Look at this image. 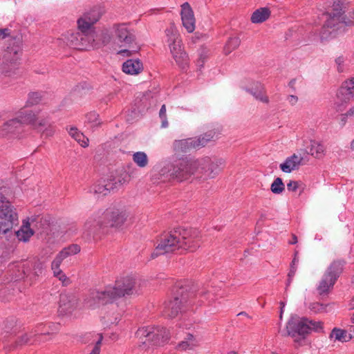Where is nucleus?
Masks as SVG:
<instances>
[{
  "label": "nucleus",
  "mask_w": 354,
  "mask_h": 354,
  "mask_svg": "<svg viewBox=\"0 0 354 354\" xmlns=\"http://www.w3.org/2000/svg\"><path fill=\"white\" fill-rule=\"evenodd\" d=\"M44 267V263L39 259L17 264V272L15 274L14 279L15 281L20 280L30 274L35 277H38L41 274Z\"/></svg>",
  "instance_id": "f8f14e48"
},
{
  "label": "nucleus",
  "mask_w": 354,
  "mask_h": 354,
  "mask_svg": "<svg viewBox=\"0 0 354 354\" xmlns=\"http://www.w3.org/2000/svg\"><path fill=\"white\" fill-rule=\"evenodd\" d=\"M6 49L0 52V73L7 74L15 66L21 55L20 39L9 40Z\"/></svg>",
  "instance_id": "1a4fd4ad"
},
{
  "label": "nucleus",
  "mask_w": 354,
  "mask_h": 354,
  "mask_svg": "<svg viewBox=\"0 0 354 354\" xmlns=\"http://www.w3.org/2000/svg\"><path fill=\"white\" fill-rule=\"evenodd\" d=\"M308 149V153L316 158H321L324 156V153L325 151L324 146L322 144L315 140L310 141Z\"/></svg>",
  "instance_id": "473e14b6"
},
{
  "label": "nucleus",
  "mask_w": 354,
  "mask_h": 354,
  "mask_svg": "<svg viewBox=\"0 0 354 354\" xmlns=\"http://www.w3.org/2000/svg\"><path fill=\"white\" fill-rule=\"evenodd\" d=\"M271 12L268 8L263 7L257 9L250 18L253 24H261L269 19Z\"/></svg>",
  "instance_id": "cd10ccee"
},
{
  "label": "nucleus",
  "mask_w": 354,
  "mask_h": 354,
  "mask_svg": "<svg viewBox=\"0 0 354 354\" xmlns=\"http://www.w3.org/2000/svg\"><path fill=\"white\" fill-rule=\"evenodd\" d=\"M114 187L111 184V182L109 180L105 184H97L94 185L91 188V192H93L94 194L97 195V196H106L111 191L114 190Z\"/></svg>",
  "instance_id": "7c9ffc66"
},
{
  "label": "nucleus",
  "mask_w": 354,
  "mask_h": 354,
  "mask_svg": "<svg viewBox=\"0 0 354 354\" xmlns=\"http://www.w3.org/2000/svg\"><path fill=\"white\" fill-rule=\"evenodd\" d=\"M17 224L18 215L11 204L0 209V234H12L13 226Z\"/></svg>",
  "instance_id": "ddd939ff"
},
{
  "label": "nucleus",
  "mask_w": 354,
  "mask_h": 354,
  "mask_svg": "<svg viewBox=\"0 0 354 354\" xmlns=\"http://www.w3.org/2000/svg\"><path fill=\"white\" fill-rule=\"evenodd\" d=\"M22 130V124L17 118L12 119L3 124L0 127V136H5L8 134H18Z\"/></svg>",
  "instance_id": "412c9836"
},
{
  "label": "nucleus",
  "mask_w": 354,
  "mask_h": 354,
  "mask_svg": "<svg viewBox=\"0 0 354 354\" xmlns=\"http://www.w3.org/2000/svg\"><path fill=\"white\" fill-rule=\"evenodd\" d=\"M69 135L73 138L80 145L83 147H86L88 145V139L76 127H72L68 129Z\"/></svg>",
  "instance_id": "72a5a7b5"
},
{
  "label": "nucleus",
  "mask_w": 354,
  "mask_h": 354,
  "mask_svg": "<svg viewBox=\"0 0 354 354\" xmlns=\"http://www.w3.org/2000/svg\"><path fill=\"white\" fill-rule=\"evenodd\" d=\"M351 148L353 151H354V140L351 143Z\"/></svg>",
  "instance_id": "774afa93"
},
{
  "label": "nucleus",
  "mask_w": 354,
  "mask_h": 354,
  "mask_svg": "<svg viewBox=\"0 0 354 354\" xmlns=\"http://www.w3.org/2000/svg\"><path fill=\"white\" fill-rule=\"evenodd\" d=\"M97 224L95 220L93 218H89L84 223L83 230L84 234L87 239H89L91 235L95 232Z\"/></svg>",
  "instance_id": "58836bf2"
},
{
  "label": "nucleus",
  "mask_w": 354,
  "mask_h": 354,
  "mask_svg": "<svg viewBox=\"0 0 354 354\" xmlns=\"http://www.w3.org/2000/svg\"><path fill=\"white\" fill-rule=\"evenodd\" d=\"M348 115L354 117V106L348 111Z\"/></svg>",
  "instance_id": "e2e57ef3"
},
{
  "label": "nucleus",
  "mask_w": 354,
  "mask_h": 354,
  "mask_svg": "<svg viewBox=\"0 0 354 354\" xmlns=\"http://www.w3.org/2000/svg\"><path fill=\"white\" fill-rule=\"evenodd\" d=\"M201 236L196 229L176 228L162 234L154 251L151 253V259L166 253L176 251L194 252L199 248Z\"/></svg>",
  "instance_id": "f03ea898"
},
{
  "label": "nucleus",
  "mask_w": 354,
  "mask_h": 354,
  "mask_svg": "<svg viewBox=\"0 0 354 354\" xmlns=\"http://www.w3.org/2000/svg\"><path fill=\"white\" fill-rule=\"evenodd\" d=\"M42 334H35L33 333H24L21 335H18L14 339V337L10 338V340L15 342V346H23L25 344H32L37 342H41V337Z\"/></svg>",
  "instance_id": "5701e85b"
},
{
  "label": "nucleus",
  "mask_w": 354,
  "mask_h": 354,
  "mask_svg": "<svg viewBox=\"0 0 354 354\" xmlns=\"http://www.w3.org/2000/svg\"><path fill=\"white\" fill-rule=\"evenodd\" d=\"M298 262H299V259L297 257V253H296L294 259L292 261V263L290 265V270L288 274L287 286H288L290 285L293 277L295 274V272L297 271V264L298 263Z\"/></svg>",
  "instance_id": "37998d69"
},
{
  "label": "nucleus",
  "mask_w": 354,
  "mask_h": 354,
  "mask_svg": "<svg viewBox=\"0 0 354 354\" xmlns=\"http://www.w3.org/2000/svg\"><path fill=\"white\" fill-rule=\"evenodd\" d=\"M138 292L136 280L127 277L117 280L114 286H106L101 291L92 290L86 301L88 306L95 308L97 304L111 303L118 298L137 294Z\"/></svg>",
  "instance_id": "7ed1b4c3"
},
{
  "label": "nucleus",
  "mask_w": 354,
  "mask_h": 354,
  "mask_svg": "<svg viewBox=\"0 0 354 354\" xmlns=\"http://www.w3.org/2000/svg\"><path fill=\"white\" fill-rule=\"evenodd\" d=\"M196 346V341H182L178 344V348L181 350H191L193 349Z\"/></svg>",
  "instance_id": "de8ad7c7"
},
{
  "label": "nucleus",
  "mask_w": 354,
  "mask_h": 354,
  "mask_svg": "<svg viewBox=\"0 0 354 354\" xmlns=\"http://www.w3.org/2000/svg\"><path fill=\"white\" fill-rule=\"evenodd\" d=\"M19 117L22 121L31 125L37 131H41L47 124V118H38L37 115L32 111H21Z\"/></svg>",
  "instance_id": "f3484780"
},
{
  "label": "nucleus",
  "mask_w": 354,
  "mask_h": 354,
  "mask_svg": "<svg viewBox=\"0 0 354 354\" xmlns=\"http://www.w3.org/2000/svg\"><path fill=\"white\" fill-rule=\"evenodd\" d=\"M128 214L125 210L119 209H107L104 213L106 226L111 227H120L126 221Z\"/></svg>",
  "instance_id": "dca6fc26"
},
{
  "label": "nucleus",
  "mask_w": 354,
  "mask_h": 354,
  "mask_svg": "<svg viewBox=\"0 0 354 354\" xmlns=\"http://www.w3.org/2000/svg\"><path fill=\"white\" fill-rule=\"evenodd\" d=\"M208 57V50L206 48H202L199 53V57L197 62L199 66H203Z\"/></svg>",
  "instance_id": "09e8293b"
},
{
  "label": "nucleus",
  "mask_w": 354,
  "mask_h": 354,
  "mask_svg": "<svg viewBox=\"0 0 354 354\" xmlns=\"http://www.w3.org/2000/svg\"><path fill=\"white\" fill-rule=\"evenodd\" d=\"M297 243V237L295 234H293L292 235V239L290 242V243L293 245V244H295Z\"/></svg>",
  "instance_id": "0e129e2a"
},
{
  "label": "nucleus",
  "mask_w": 354,
  "mask_h": 354,
  "mask_svg": "<svg viewBox=\"0 0 354 354\" xmlns=\"http://www.w3.org/2000/svg\"><path fill=\"white\" fill-rule=\"evenodd\" d=\"M216 132L209 131L198 136L174 140L172 150L176 154L187 153L205 147L209 142L214 140Z\"/></svg>",
  "instance_id": "0eeeda50"
},
{
  "label": "nucleus",
  "mask_w": 354,
  "mask_h": 354,
  "mask_svg": "<svg viewBox=\"0 0 354 354\" xmlns=\"http://www.w3.org/2000/svg\"><path fill=\"white\" fill-rule=\"evenodd\" d=\"M80 252V246L77 244H71L64 248L55 257L51 263V267H60L64 259L70 256L75 255Z\"/></svg>",
  "instance_id": "aec40b11"
},
{
  "label": "nucleus",
  "mask_w": 354,
  "mask_h": 354,
  "mask_svg": "<svg viewBox=\"0 0 354 354\" xmlns=\"http://www.w3.org/2000/svg\"><path fill=\"white\" fill-rule=\"evenodd\" d=\"M98 19L99 16L95 12L86 13L78 19V28L80 30L93 31L91 27Z\"/></svg>",
  "instance_id": "b1692460"
},
{
  "label": "nucleus",
  "mask_w": 354,
  "mask_h": 354,
  "mask_svg": "<svg viewBox=\"0 0 354 354\" xmlns=\"http://www.w3.org/2000/svg\"><path fill=\"white\" fill-rule=\"evenodd\" d=\"M85 122L89 124L92 129L99 128L102 124L99 114L95 111H91L86 114Z\"/></svg>",
  "instance_id": "f704fd0d"
},
{
  "label": "nucleus",
  "mask_w": 354,
  "mask_h": 354,
  "mask_svg": "<svg viewBox=\"0 0 354 354\" xmlns=\"http://www.w3.org/2000/svg\"><path fill=\"white\" fill-rule=\"evenodd\" d=\"M136 336L139 349L149 353L156 347L163 346L169 339V333L163 327L148 326L139 328Z\"/></svg>",
  "instance_id": "39448f33"
},
{
  "label": "nucleus",
  "mask_w": 354,
  "mask_h": 354,
  "mask_svg": "<svg viewBox=\"0 0 354 354\" xmlns=\"http://www.w3.org/2000/svg\"><path fill=\"white\" fill-rule=\"evenodd\" d=\"M353 82L345 81L338 89L334 108L337 111L344 110L347 104L354 98V88Z\"/></svg>",
  "instance_id": "4468645a"
},
{
  "label": "nucleus",
  "mask_w": 354,
  "mask_h": 354,
  "mask_svg": "<svg viewBox=\"0 0 354 354\" xmlns=\"http://www.w3.org/2000/svg\"><path fill=\"white\" fill-rule=\"evenodd\" d=\"M345 8V0H336L333 3L331 12H339V15H343Z\"/></svg>",
  "instance_id": "c03bdc74"
},
{
  "label": "nucleus",
  "mask_w": 354,
  "mask_h": 354,
  "mask_svg": "<svg viewBox=\"0 0 354 354\" xmlns=\"http://www.w3.org/2000/svg\"><path fill=\"white\" fill-rule=\"evenodd\" d=\"M131 179V176L124 169H120L117 171V176L113 179L109 180L113 185L114 189H117L123 184L127 183Z\"/></svg>",
  "instance_id": "c85d7f7f"
},
{
  "label": "nucleus",
  "mask_w": 354,
  "mask_h": 354,
  "mask_svg": "<svg viewBox=\"0 0 354 354\" xmlns=\"http://www.w3.org/2000/svg\"><path fill=\"white\" fill-rule=\"evenodd\" d=\"M186 340L188 341V342H189V341H195L194 336L192 335H191V334H189L187 335V337L186 338Z\"/></svg>",
  "instance_id": "69168bd1"
},
{
  "label": "nucleus",
  "mask_w": 354,
  "mask_h": 354,
  "mask_svg": "<svg viewBox=\"0 0 354 354\" xmlns=\"http://www.w3.org/2000/svg\"><path fill=\"white\" fill-rule=\"evenodd\" d=\"M222 159L213 160L209 157L195 158L183 157L168 169V176L178 182H183L194 178L198 181L205 182L214 178L221 171L223 165Z\"/></svg>",
  "instance_id": "f257e3e1"
},
{
  "label": "nucleus",
  "mask_w": 354,
  "mask_h": 354,
  "mask_svg": "<svg viewBox=\"0 0 354 354\" xmlns=\"http://www.w3.org/2000/svg\"><path fill=\"white\" fill-rule=\"evenodd\" d=\"M103 339V336L102 334H100L99 335V339L97 341V342L95 343V346L94 347H97L98 348L100 349V346H101V344H102V341Z\"/></svg>",
  "instance_id": "052dcab7"
},
{
  "label": "nucleus",
  "mask_w": 354,
  "mask_h": 354,
  "mask_svg": "<svg viewBox=\"0 0 354 354\" xmlns=\"http://www.w3.org/2000/svg\"><path fill=\"white\" fill-rule=\"evenodd\" d=\"M44 96L41 93L39 92H31L28 94V99L26 101V106H32L42 102Z\"/></svg>",
  "instance_id": "ea45409f"
},
{
  "label": "nucleus",
  "mask_w": 354,
  "mask_h": 354,
  "mask_svg": "<svg viewBox=\"0 0 354 354\" xmlns=\"http://www.w3.org/2000/svg\"><path fill=\"white\" fill-rule=\"evenodd\" d=\"M51 270L53 271V276L56 278L64 273L63 271L60 269V267H51Z\"/></svg>",
  "instance_id": "4d7b16f0"
},
{
  "label": "nucleus",
  "mask_w": 354,
  "mask_h": 354,
  "mask_svg": "<svg viewBox=\"0 0 354 354\" xmlns=\"http://www.w3.org/2000/svg\"><path fill=\"white\" fill-rule=\"evenodd\" d=\"M334 31L335 30L330 29V28L327 27L326 25H324L319 33L321 41H326L333 37Z\"/></svg>",
  "instance_id": "a18cd8bd"
},
{
  "label": "nucleus",
  "mask_w": 354,
  "mask_h": 354,
  "mask_svg": "<svg viewBox=\"0 0 354 354\" xmlns=\"http://www.w3.org/2000/svg\"><path fill=\"white\" fill-rule=\"evenodd\" d=\"M335 63L337 65V71L339 72H342L344 70V58L342 56L338 57L335 59Z\"/></svg>",
  "instance_id": "864d4df0"
},
{
  "label": "nucleus",
  "mask_w": 354,
  "mask_h": 354,
  "mask_svg": "<svg viewBox=\"0 0 354 354\" xmlns=\"http://www.w3.org/2000/svg\"><path fill=\"white\" fill-rule=\"evenodd\" d=\"M95 31L80 30L71 34L68 38V45L80 50L95 49Z\"/></svg>",
  "instance_id": "9b49d317"
},
{
  "label": "nucleus",
  "mask_w": 354,
  "mask_h": 354,
  "mask_svg": "<svg viewBox=\"0 0 354 354\" xmlns=\"http://www.w3.org/2000/svg\"><path fill=\"white\" fill-rule=\"evenodd\" d=\"M57 279L62 282L64 286H67L71 283L70 279L64 273L59 276Z\"/></svg>",
  "instance_id": "5fc2aeb1"
},
{
  "label": "nucleus",
  "mask_w": 354,
  "mask_h": 354,
  "mask_svg": "<svg viewBox=\"0 0 354 354\" xmlns=\"http://www.w3.org/2000/svg\"><path fill=\"white\" fill-rule=\"evenodd\" d=\"M288 335L293 337L297 335L303 339L312 331L318 332L322 329V323L314 322L307 318L297 316L292 317L286 326Z\"/></svg>",
  "instance_id": "6e6552de"
},
{
  "label": "nucleus",
  "mask_w": 354,
  "mask_h": 354,
  "mask_svg": "<svg viewBox=\"0 0 354 354\" xmlns=\"http://www.w3.org/2000/svg\"><path fill=\"white\" fill-rule=\"evenodd\" d=\"M165 35L167 37V42L172 56L183 51L180 35L176 26L173 23H171L169 27L165 30Z\"/></svg>",
  "instance_id": "2eb2a0df"
},
{
  "label": "nucleus",
  "mask_w": 354,
  "mask_h": 354,
  "mask_svg": "<svg viewBox=\"0 0 354 354\" xmlns=\"http://www.w3.org/2000/svg\"><path fill=\"white\" fill-rule=\"evenodd\" d=\"M10 204L6 197L2 193H0V209L5 208Z\"/></svg>",
  "instance_id": "603ef678"
},
{
  "label": "nucleus",
  "mask_w": 354,
  "mask_h": 354,
  "mask_svg": "<svg viewBox=\"0 0 354 354\" xmlns=\"http://www.w3.org/2000/svg\"><path fill=\"white\" fill-rule=\"evenodd\" d=\"M181 20L184 28L188 32H193L195 30V17L190 5L185 2L181 5Z\"/></svg>",
  "instance_id": "a211bd4d"
},
{
  "label": "nucleus",
  "mask_w": 354,
  "mask_h": 354,
  "mask_svg": "<svg viewBox=\"0 0 354 354\" xmlns=\"http://www.w3.org/2000/svg\"><path fill=\"white\" fill-rule=\"evenodd\" d=\"M339 12H330L327 15V19L324 24L327 27H329L330 29H333V30H337L342 28H344V26L347 24L345 21V17L344 15H341L338 14Z\"/></svg>",
  "instance_id": "4be33fe9"
},
{
  "label": "nucleus",
  "mask_w": 354,
  "mask_h": 354,
  "mask_svg": "<svg viewBox=\"0 0 354 354\" xmlns=\"http://www.w3.org/2000/svg\"><path fill=\"white\" fill-rule=\"evenodd\" d=\"M40 131L41 132L42 136L48 138L54 135L55 129L54 126L47 119V124L43 127Z\"/></svg>",
  "instance_id": "49530a36"
},
{
  "label": "nucleus",
  "mask_w": 354,
  "mask_h": 354,
  "mask_svg": "<svg viewBox=\"0 0 354 354\" xmlns=\"http://www.w3.org/2000/svg\"><path fill=\"white\" fill-rule=\"evenodd\" d=\"M159 116L162 120V127L165 128L168 126V122L166 118V106L163 104L160 110Z\"/></svg>",
  "instance_id": "8fccbe9b"
},
{
  "label": "nucleus",
  "mask_w": 354,
  "mask_h": 354,
  "mask_svg": "<svg viewBox=\"0 0 354 354\" xmlns=\"http://www.w3.org/2000/svg\"><path fill=\"white\" fill-rule=\"evenodd\" d=\"M77 299L72 293L64 292L59 296V310L63 314H69L76 308Z\"/></svg>",
  "instance_id": "6ab92c4d"
},
{
  "label": "nucleus",
  "mask_w": 354,
  "mask_h": 354,
  "mask_svg": "<svg viewBox=\"0 0 354 354\" xmlns=\"http://www.w3.org/2000/svg\"><path fill=\"white\" fill-rule=\"evenodd\" d=\"M287 101L289 102L290 104L294 106L297 103L298 97L296 95H290L287 97Z\"/></svg>",
  "instance_id": "6e6d98bb"
},
{
  "label": "nucleus",
  "mask_w": 354,
  "mask_h": 354,
  "mask_svg": "<svg viewBox=\"0 0 354 354\" xmlns=\"http://www.w3.org/2000/svg\"><path fill=\"white\" fill-rule=\"evenodd\" d=\"M112 33L120 47H124L118 51L121 55H131L132 52H136L138 48L135 30L130 28L129 24H115L112 26Z\"/></svg>",
  "instance_id": "423d86ee"
},
{
  "label": "nucleus",
  "mask_w": 354,
  "mask_h": 354,
  "mask_svg": "<svg viewBox=\"0 0 354 354\" xmlns=\"http://www.w3.org/2000/svg\"><path fill=\"white\" fill-rule=\"evenodd\" d=\"M10 31L8 28H0V39H4L9 36Z\"/></svg>",
  "instance_id": "13d9d810"
},
{
  "label": "nucleus",
  "mask_w": 354,
  "mask_h": 354,
  "mask_svg": "<svg viewBox=\"0 0 354 354\" xmlns=\"http://www.w3.org/2000/svg\"><path fill=\"white\" fill-rule=\"evenodd\" d=\"M348 116H349V115H348V111L346 113L341 115L339 119V125L341 127H344L346 124Z\"/></svg>",
  "instance_id": "bf43d9fd"
},
{
  "label": "nucleus",
  "mask_w": 354,
  "mask_h": 354,
  "mask_svg": "<svg viewBox=\"0 0 354 354\" xmlns=\"http://www.w3.org/2000/svg\"><path fill=\"white\" fill-rule=\"evenodd\" d=\"M303 157L297 154H293L288 157L286 161L280 165L281 169L286 173H290L295 169H297L302 164Z\"/></svg>",
  "instance_id": "a878e982"
},
{
  "label": "nucleus",
  "mask_w": 354,
  "mask_h": 354,
  "mask_svg": "<svg viewBox=\"0 0 354 354\" xmlns=\"http://www.w3.org/2000/svg\"><path fill=\"white\" fill-rule=\"evenodd\" d=\"M330 338H334L335 340H337L341 342H346L351 339V336L348 334L346 330L335 328L333 329L330 335Z\"/></svg>",
  "instance_id": "4c0bfd02"
},
{
  "label": "nucleus",
  "mask_w": 354,
  "mask_h": 354,
  "mask_svg": "<svg viewBox=\"0 0 354 354\" xmlns=\"http://www.w3.org/2000/svg\"><path fill=\"white\" fill-rule=\"evenodd\" d=\"M299 182L295 180H290L287 184V189L291 192H295L299 187Z\"/></svg>",
  "instance_id": "3c124183"
},
{
  "label": "nucleus",
  "mask_w": 354,
  "mask_h": 354,
  "mask_svg": "<svg viewBox=\"0 0 354 354\" xmlns=\"http://www.w3.org/2000/svg\"><path fill=\"white\" fill-rule=\"evenodd\" d=\"M240 43H241V41L239 37H235L230 38L227 41L226 45L224 48L225 53L226 55L230 54L232 51L234 50L239 46Z\"/></svg>",
  "instance_id": "a19ab883"
},
{
  "label": "nucleus",
  "mask_w": 354,
  "mask_h": 354,
  "mask_svg": "<svg viewBox=\"0 0 354 354\" xmlns=\"http://www.w3.org/2000/svg\"><path fill=\"white\" fill-rule=\"evenodd\" d=\"M207 291L198 290L196 293L188 290L187 286H177L172 299L165 304L163 314L169 318H174L187 306L194 304L201 305L206 299Z\"/></svg>",
  "instance_id": "20e7f679"
},
{
  "label": "nucleus",
  "mask_w": 354,
  "mask_h": 354,
  "mask_svg": "<svg viewBox=\"0 0 354 354\" xmlns=\"http://www.w3.org/2000/svg\"><path fill=\"white\" fill-rule=\"evenodd\" d=\"M271 191L276 194H279L285 189L284 184L281 178H277L271 185Z\"/></svg>",
  "instance_id": "79ce46f5"
},
{
  "label": "nucleus",
  "mask_w": 354,
  "mask_h": 354,
  "mask_svg": "<svg viewBox=\"0 0 354 354\" xmlns=\"http://www.w3.org/2000/svg\"><path fill=\"white\" fill-rule=\"evenodd\" d=\"M34 232L30 229L29 223H24L21 228L15 232L14 234H8L9 236L12 235V236H16L19 241H21L24 242H26L29 240V239L33 235Z\"/></svg>",
  "instance_id": "c756f323"
},
{
  "label": "nucleus",
  "mask_w": 354,
  "mask_h": 354,
  "mask_svg": "<svg viewBox=\"0 0 354 354\" xmlns=\"http://www.w3.org/2000/svg\"><path fill=\"white\" fill-rule=\"evenodd\" d=\"M344 261L342 260L334 261L326 270L317 288L320 295L328 292L333 287L337 279L343 271Z\"/></svg>",
  "instance_id": "9d476101"
},
{
  "label": "nucleus",
  "mask_w": 354,
  "mask_h": 354,
  "mask_svg": "<svg viewBox=\"0 0 354 354\" xmlns=\"http://www.w3.org/2000/svg\"><path fill=\"white\" fill-rule=\"evenodd\" d=\"M134 163L140 168L146 167L149 164V158L144 151H137L132 155Z\"/></svg>",
  "instance_id": "c9c22d12"
},
{
  "label": "nucleus",
  "mask_w": 354,
  "mask_h": 354,
  "mask_svg": "<svg viewBox=\"0 0 354 354\" xmlns=\"http://www.w3.org/2000/svg\"><path fill=\"white\" fill-rule=\"evenodd\" d=\"M100 348H98L97 347H93V350L91 351V352L89 354H100Z\"/></svg>",
  "instance_id": "680f3d73"
},
{
  "label": "nucleus",
  "mask_w": 354,
  "mask_h": 354,
  "mask_svg": "<svg viewBox=\"0 0 354 354\" xmlns=\"http://www.w3.org/2000/svg\"><path fill=\"white\" fill-rule=\"evenodd\" d=\"M143 68V64L138 59H128L122 65L123 72L129 75H138Z\"/></svg>",
  "instance_id": "393cba45"
},
{
  "label": "nucleus",
  "mask_w": 354,
  "mask_h": 354,
  "mask_svg": "<svg viewBox=\"0 0 354 354\" xmlns=\"http://www.w3.org/2000/svg\"><path fill=\"white\" fill-rule=\"evenodd\" d=\"M176 64L183 71H186L189 66V58L187 53L183 50L172 56Z\"/></svg>",
  "instance_id": "e433bc0d"
},
{
  "label": "nucleus",
  "mask_w": 354,
  "mask_h": 354,
  "mask_svg": "<svg viewBox=\"0 0 354 354\" xmlns=\"http://www.w3.org/2000/svg\"><path fill=\"white\" fill-rule=\"evenodd\" d=\"M247 91L252 95L256 100L266 104L269 102V98L266 94L265 89L260 83H255L254 86L247 88Z\"/></svg>",
  "instance_id": "bb28decb"
},
{
  "label": "nucleus",
  "mask_w": 354,
  "mask_h": 354,
  "mask_svg": "<svg viewBox=\"0 0 354 354\" xmlns=\"http://www.w3.org/2000/svg\"><path fill=\"white\" fill-rule=\"evenodd\" d=\"M84 85H86V84L84 83V84H81V85H77L75 87V91H80L81 88H84Z\"/></svg>",
  "instance_id": "338daca9"
},
{
  "label": "nucleus",
  "mask_w": 354,
  "mask_h": 354,
  "mask_svg": "<svg viewBox=\"0 0 354 354\" xmlns=\"http://www.w3.org/2000/svg\"><path fill=\"white\" fill-rule=\"evenodd\" d=\"M111 39V36L107 30H103L100 34L95 32V48H99L108 44Z\"/></svg>",
  "instance_id": "2f4dec72"
}]
</instances>
